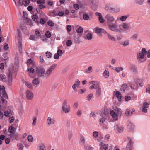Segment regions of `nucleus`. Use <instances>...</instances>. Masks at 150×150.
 <instances>
[{
	"label": "nucleus",
	"mask_w": 150,
	"mask_h": 150,
	"mask_svg": "<svg viewBox=\"0 0 150 150\" xmlns=\"http://www.w3.org/2000/svg\"><path fill=\"white\" fill-rule=\"evenodd\" d=\"M32 18L35 23L38 25L40 23L43 25L46 23V19L45 18L41 17L40 20V21L38 16L36 14H33L32 16Z\"/></svg>",
	"instance_id": "1"
},
{
	"label": "nucleus",
	"mask_w": 150,
	"mask_h": 150,
	"mask_svg": "<svg viewBox=\"0 0 150 150\" xmlns=\"http://www.w3.org/2000/svg\"><path fill=\"white\" fill-rule=\"evenodd\" d=\"M109 29L112 31L117 32L121 33L122 30L119 28L118 25L117 24V21H115V23H112L108 25Z\"/></svg>",
	"instance_id": "2"
},
{
	"label": "nucleus",
	"mask_w": 150,
	"mask_h": 150,
	"mask_svg": "<svg viewBox=\"0 0 150 150\" xmlns=\"http://www.w3.org/2000/svg\"><path fill=\"white\" fill-rule=\"evenodd\" d=\"M68 101L67 100H64L62 103L61 111L62 112L66 114L68 113L70 110L69 105H67Z\"/></svg>",
	"instance_id": "3"
},
{
	"label": "nucleus",
	"mask_w": 150,
	"mask_h": 150,
	"mask_svg": "<svg viewBox=\"0 0 150 150\" xmlns=\"http://www.w3.org/2000/svg\"><path fill=\"white\" fill-rule=\"evenodd\" d=\"M35 71L38 77L39 78H45V69L41 67H36Z\"/></svg>",
	"instance_id": "4"
},
{
	"label": "nucleus",
	"mask_w": 150,
	"mask_h": 150,
	"mask_svg": "<svg viewBox=\"0 0 150 150\" xmlns=\"http://www.w3.org/2000/svg\"><path fill=\"white\" fill-rule=\"evenodd\" d=\"M57 65V64H54L50 67L47 69L45 74V78H47L49 77L52 73V71L56 68Z\"/></svg>",
	"instance_id": "5"
},
{
	"label": "nucleus",
	"mask_w": 150,
	"mask_h": 150,
	"mask_svg": "<svg viewBox=\"0 0 150 150\" xmlns=\"http://www.w3.org/2000/svg\"><path fill=\"white\" fill-rule=\"evenodd\" d=\"M105 18L108 25L113 23L115 21L114 17L110 14H106Z\"/></svg>",
	"instance_id": "6"
},
{
	"label": "nucleus",
	"mask_w": 150,
	"mask_h": 150,
	"mask_svg": "<svg viewBox=\"0 0 150 150\" xmlns=\"http://www.w3.org/2000/svg\"><path fill=\"white\" fill-rule=\"evenodd\" d=\"M106 111V110L105 109L103 111L100 112V115L102 117L99 119V121L100 123V125L101 124H103L104 123L105 121V120L107 118L108 113Z\"/></svg>",
	"instance_id": "7"
},
{
	"label": "nucleus",
	"mask_w": 150,
	"mask_h": 150,
	"mask_svg": "<svg viewBox=\"0 0 150 150\" xmlns=\"http://www.w3.org/2000/svg\"><path fill=\"white\" fill-rule=\"evenodd\" d=\"M13 72V69L10 68L8 70V73L7 74V76L8 77V83L9 85L11 86L12 84V75Z\"/></svg>",
	"instance_id": "8"
},
{
	"label": "nucleus",
	"mask_w": 150,
	"mask_h": 150,
	"mask_svg": "<svg viewBox=\"0 0 150 150\" xmlns=\"http://www.w3.org/2000/svg\"><path fill=\"white\" fill-rule=\"evenodd\" d=\"M127 138L129 141V142L127 146L126 149H125V150H132V147L134 142L133 139L128 137H127Z\"/></svg>",
	"instance_id": "9"
},
{
	"label": "nucleus",
	"mask_w": 150,
	"mask_h": 150,
	"mask_svg": "<svg viewBox=\"0 0 150 150\" xmlns=\"http://www.w3.org/2000/svg\"><path fill=\"white\" fill-rule=\"evenodd\" d=\"M144 55H145L141 52L137 54V59L138 60V62L139 63H142L146 60V58L144 61H142V59L144 58Z\"/></svg>",
	"instance_id": "10"
},
{
	"label": "nucleus",
	"mask_w": 150,
	"mask_h": 150,
	"mask_svg": "<svg viewBox=\"0 0 150 150\" xmlns=\"http://www.w3.org/2000/svg\"><path fill=\"white\" fill-rule=\"evenodd\" d=\"M95 32L99 35H102V33L105 34L107 33L104 29L98 27L96 28Z\"/></svg>",
	"instance_id": "11"
},
{
	"label": "nucleus",
	"mask_w": 150,
	"mask_h": 150,
	"mask_svg": "<svg viewBox=\"0 0 150 150\" xmlns=\"http://www.w3.org/2000/svg\"><path fill=\"white\" fill-rule=\"evenodd\" d=\"M134 80L135 83V84L131 83L130 85V86L132 89H136L137 88V86L138 84V82H140L141 81V79H139L137 78L134 79Z\"/></svg>",
	"instance_id": "12"
},
{
	"label": "nucleus",
	"mask_w": 150,
	"mask_h": 150,
	"mask_svg": "<svg viewBox=\"0 0 150 150\" xmlns=\"http://www.w3.org/2000/svg\"><path fill=\"white\" fill-rule=\"evenodd\" d=\"M100 88L99 85V83L98 81H95L94 82L93 85H91L90 87V89H97Z\"/></svg>",
	"instance_id": "13"
},
{
	"label": "nucleus",
	"mask_w": 150,
	"mask_h": 150,
	"mask_svg": "<svg viewBox=\"0 0 150 150\" xmlns=\"http://www.w3.org/2000/svg\"><path fill=\"white\" fill-rule=\"evenodd\" d=\"M26 96L27 99L30 100L32 99L33 97V93L30 91L28 90L26 91Z\"/></svg>",
	"instance_id": "14"
},
{
	"label": "nucleus",
	"mask_w": 150,
	"mask_h": 150,
	"mask_svg": "<svg viewBox=\"0 0 150 150\" xmlns=\"http://www.w3.org/2000/svg\"><path fill=\"white\" fill-rule=\"evenodd\" d=\"M80 83V81L78 79H77L75 81L74 84L72 86V88L74 91H77L76 87H79Z\"/></svg>",
	"instance_id": "15"
},
{
	"label": "nucleus",
	"mask_w": 150,
	"mask_h": 150,
	"mask_svg": "<svg viewBox=\"0 0 150 150\" xmlns=\"http://www.w3.org/2000/svg\"><path fill=\"white\" fill-rule=\"evenodd\" d=\"M99 146H101L100 148V150H103V148L104 150H108V144H104L103 143L101 142L100 143Z\"/></svg>",
	"instance_id": "16"
},
{
	"label": "nucleus",
	"mask_w": 150,
	"mask_h": 150,
	"mask_svg": "<svg viewBox=\"0 0 150 150\" xmlns=\"http://www.w3.org/2000/svg\"><path fill=\"white\" fill-rule=\"evenodd\" d=\"M55 122V120L53 117H48L47 120V122L49 125L54 124Z\"/></svg>",
	"instance_id": "17"
},
{
	"label": "nucleus",
	"mask_w": 150,
	"mask_h": 150,
	"mask_svg": "<svg viewBox=\"0 0 150 150\" xmlns=\"http://www.w3.org/2000/svg\"><path fill=\"white\" fill-rule=\"evenodd\" d=\"M149 106L148 103L146 102H144L143 104V106L142 107V111L145 113L147 112V108Z\"/></svg>",
	"instance_id": "18"
},
{
	"label": "nucleus",
	"mask_w": 150,
	"mask_h": 150,
	"mask_svg": "<svg viewBox=\"0 0 150 150\" xmlns=\"http://www.w3.org/2000/svg\"><path fill=\"white\" fill-rule=\"evenodd\" d=\"M40 83V80L38 78H34L32 81V83L33 86L35 87L38 86Z\"/></svg>",
	"instance_id": "19"
},
{
	"label": "nucleus",
	"mask_w": 150,
	"mask_h": 150,
	"mask_svg": "<svg viewBox=\"0 0 150 150\" xmlns=\"http://www.w3.org/2000/svg\"><path fill=\"white\" fill-rule=\"evenodd\" d=\"M96 15L98 16L99 20L101 23L104 22L105 20L103 18L102 14L100 13L96 12L95 13Z\"/></svg>",
	"instance_id": "20"
},
{
	"label": "nucleus",
	"mask_w": 150,
	"mask_h": 150,
	"mask_svg": "<svg viewBox=\"0 0 150 150\" xmlns=\"http://www.w3.org/2000/svg\"><path fill=\"white\" fill-rule=\"evenodd\" d=\"M114 129L119 133H121L123 131V127L122 126H119L118 125H115L114 126Z\"/></svg>",
	"instance_id": "21"
},
{
	"label": "nucleus",
	"mask_w": 150,
	"mask_h": 150,
	"mask_svg": "<svg viewBox=\"0 0 150 150\" xmlns=\"http://www.w3.org/2000/svg\"><path fill=\"white\" fill-rule=\"evenodd\" d=\"M110 113L114 119L115 120H117L118 119V115L115 112H114V111L113 110L110 111Z\"/></svg>",
	"instance_id": "22"
},
{
	"label": "nucleus",
	"mask_w": 150,
	"mask_h": 150,
	"mask_svg": "<svg viewBox=\"0 0 150 150\" xmlns=\"http://www.w3.org/2000/svg\"><path fill=\"white\" fill-rule=\"evenodd\" d=\"M128 127L129 129V131L132 132L134 129V125L129 121L128 122Z\"/></svg>",
	"instance_id": "23"
},
{
	"label": "nucleus",
	"mask_w": 150,
	"mask_h": 150,
	"mask_svg": "<svg viewBox=\"0 0 150 150\" xmlns=\"http://www.w3.org/2000/svg\"><path fill=\"white\" fill-rule=\"evenodd\" d=\"M113 109L117 113L118 115L119 116L121 115L122 113V111L121 109L118 108L116 106L113 107Z\"/></svg>",
	"instance_id": "24"
},
{
	"label": "nucleus",
	"mask_w": 150,
	"mask_h": 150,
	"mask_svg": "<svg viewBox=\"0 0 150 150\" xmlns=\"http://www.w3.org/2000/svg\"><path fill=\"white\" fill-rule=\"evenodd\" d=\"M36 10L38 13L40 14V17H43L45 16V14L39 8H36Z\"/></svg>",
	"instance_id": "25"
},
{
	"label": "nucleus",
	"mask_w": 150,
	"mask_h": 150,
	"mask_svg": "<svg viewBox=\"0 0 150 150\" xmlns=\"http://www.w3.org/2000/svg\"><path fill=\"white\" fill-rule=\"evenodd\" d=\"M18 42H22V35L21 32L19 29L17 30Z\"/></svg>",
	"instance_id": "26"
},
{
	"label": "nucleus",
	"mask_w": 150,
	"mask_h": 150,
	"mask_svg": "<svg viewBox=\"0 0 150 150\" xmlns=\"http://www.w3.org/2000/svg\"><path fill=\"white\" fill-rule=\"evenodd\" d=\"M84 39L86 40H91L93 38L92 35L90 33H88L86 36H84Z\"/></svg>",
	"instance_id": "27"
},
{
	"label": "nucleus",
	"mask_w": 150,
	"mask_h": 150,
	"mask_svg": "<svg viewBox=\"0 0 150 150\" xmlns=\"http://www.w3.org/2000/svg\"><path fill=\"white\" fill-rule=\"evenodd\" d=\"M25 23L27 25H30L31 26H32L33 25V23L31 20L28 18H27L26 19H25Z\"/></svg>",
	"instance_id": "28"
},
{
	"label": "nucleus",
	"mask_w": 150,
	"mask_h": 150,
	"mask_svg": "<svg viewBox=\"0 0 150 150\" xmlns=\"http://www.w3.org/2000/svg\"><path fill=\"white\" fill-rule=\"evenodd\" d=\"M115 95L116 97L117 98L118 100L120 101L122 98V96L120 92L119 91H117Z\"/></svg>",
	"instance_id": "29"
},
{
	"label": "nucleus",
	"mask_w": 150,
	"mask_h": 150,
	"mask_svg": "<svg viewBox=\"0 0 150 150\" xmlns=\"http://www.w3.org/2000/svg\"><path fill=\"white\" fill-rule=\"evenodd\" d=\"M122 26L126 32H127V30L130 29L129 27L128 26L127 24L125 23H123Z\"/></svg>",
	"instance_id": "30"
},
{
	"label": "nucleus",
	"mask_w": 150,
	"mask_h": 150,
	"mask_svg": "<svg viewBox=\"0 0 150 150\" xmlns=\"http://www.w3.org/2000/svg\"><path fill=\"white\" fill-rule=\"evenodd\" d=\"M96 97H99L100 96L101 92V88L96 89Z\"/></svg>",
	"instance_id": "31"
},
{
	"label": "nucleus",
	"mask_w": 150,
	"mask_h": 150,
	"mask_svg": "<svg viewBox=\"0 0 150 150\" xmlns=\"http://www.w3.org/2000/svg\"><path fill=\"white\" fill-rule=\"evenodd\" d=\"M107 35L108 39L110 40L113 41H116V40L113 35L109 34H108Z\"/></svg>",
	"instance_id": "32"
},
{
	"label": "nucleus",
	"mask_w": 150,
	"mask_h": 150,
	"mask_svg": "<svg viewBox=\"0 0 150 150\" xmlns=\"http://www.w3.org/2000/svg\"><path fill=\"white\" fill-rule=\"evenodd\" d=\"M0 78L3 82H6L7 81L6 76L4 74H0Z\"/></svg>",
	"instance_id": "33"
},
{
	"label": "nucleus",
	"mask_w": 150,
	"mask_h": 150,
	"mask_svg": "<svg viewBox=\"0 0 150 150\" xmlns=\"http://www.w3.org/2000/svg\"><path fill=\"white\" fill-rule=\"evenodd\" d=\"M20 28L22 30L23 32L24 33H28V31L27 30V28L25 27V25L24 24L20 26Z\"/></svg>",
	"instance_id": "34"
},
{
	"label": "nucleus",
	"mask_w": 150,
	"mask_h": 150,
	"mask_svg": "<svg viewBox=\"0 0 150 150\" xmlns=\"http://www.w3.org/2000/svg\"><path fill=\"white\" fill-rule=\"evenodd\" d=\"M130 69L133 72L136 73L137 72V68L135 66L131 65L130 67Z\"/></svg>",
	"instance_id": "35"
},
{
	"label": "nucleus",
	"mask_w": 150,
	"mask_h": 150,
	"mask_svg": "<svg viewBox=\"0 0 150 150\" xmlns=\"http://www.w3.org/2000/svg\"><path fill=\"white\" fill-rule=\"evenodd\" d=\"M13 1L15 2L16 5L18 6H20L23 4V2L22 0H18V2L17 4H16V2L15 0H13Z\"/></svg>",
	"instance_id": "36"
},
{
	"label": "nucleus",
	"mask_w": 150,
	"mask_h": 150,
	"mask_svg": "<svg viewBox=\"0 0 150 150\" xmlns=\"http://www.w3.org/2000/svg\"><path fill=\"white\" fill-rule=\"evenodd\" d=\"M103 75L105 78H108L109 76V73L108 71L105 70L103 73Z\"/></svg>",
	"instance_id": "37"
},
{
	"label": "nucleus",
	"mask_w": 150,
	"mask_h": 150,
	"mask_svg": "<svg viewBox=\"0 0 150 150\" xmlns=\"http://www.w3.org/2000/svg\"><path fill=\"white\" fill-rule=\"evenodd\" d=\"M74 40L75 43L79 44L80 43V38L79 37H75Z\"/></svg>",
	"instance_id": "38"
},
{
	"label": "nucleus",
	"mask_w": 150,
	"mask_h": 150,
	"mask_svg": "<svg viewBox=\"0 0 150 150\" xmlns=\"http://www.w3.org/2000/svg\"><path fill=\"white\" fill-rule=\"evenodd\" d=\"M83 18L85 20H88L89 19L90 17L89 15L86 13H84L83 15Z\"/></svg>",
	"instance_id": "39"
},
{
	"label": "nucleus",
	"mask_w": 150,
	"mask_h": 150,
	"mask_svg": "<svg viewBox=\"0 0 150 150\" xmlns=\"http://www.w3.org/2000/svg\"><path fill=\"white\" fill-rule=\"evenodd\" d=\"M85 138L83 136H81L80 139V142L81 144L84 145L85 144Z\"/></svg>",
	"instance_id": "40"
},
{
	"label": "nucleus",
	"mask_w": 150,
	"mask_h": 150,
	"mask_svg": "<svg viewBox=\"0 0 150 150\" xmlns=\"http://www.w3.org/2000/svg\"><path fill=\"white\" fill-rule=\"evenodd\" d=\"M129 40H125L123 43L121 44L123 46L125 47L129 45Z\"/></svg>",
	"instance_id": "41"
},
{
	"label": "nucleus",
	"mask_w": 150,
	"mask_h": 150,
	"mask_svg": "<svg viewBox=\"0 0 150 150\" xmlns=\"http://www.w3.org/2000/svg\"><path fill=\"white\" fill-rule=\"evenodd\" d=\"M48 25L51 27H52L54 26V23L51 20H49L47 23Z\"/></svg>",
	"instance_id": "42"
},
{
	"label": "nucleus",
	"mask_w": 150,
	"mask_h": 150,
	"mask_svg": "<svg viewBox=\"0 0 150 150\" xmlns=\"http://www.w3.org/2000/svg\"><path fill=\"white\" fill-rule=\"evenodd\" d=\"M128 86L125 84L122 85L121 86L120 90L122 91H124L125 89L127 88Z\"/></svg>",
	"instance_id": "43"
},
{
	"label": "nucleus",
	"mask_w": 150,
	"mask_h": 150,
	"mask_svg": "<svg viewBox=\"0 0 150 150\" xmlns=\"http://www.w3.org/2000/svg\"><path fill=\"white\" fill-rule=\"evenodd\" d=\"M45 54L46 57L48 58H51L52 57V54L49 52L47 51L46 52Z\"/></svg>",
	"instance_id": "44"
},
{
	"label": "nucleus",
	"mask_w": 150,
	"mask_h": 150,
	"mask_svg": "<svg viewBox=\"0 0 150 150\" xmlns=\"http://www.w3.org/2000/svg\"><path fill=\"white\" fill-rule=\"evenodd\" d=\"M135 2L139 5H142L144 2V0H135Z\"/></svg>",
	"instance_id": "45"
},
{
	"label": "nucleus",
	"mask_w": 150,
	"mask_h": 150,
	"mask_svg": "<svg viewBox=\"0 0 150 150\" xmlns=\"http://www.w3.org/2000/svg\"><path fill=\"white\" fill-rule=\"evenodd\" d=\"M123 69V68L121 67L115 68V70L117 73L120 72V71H122Z\"/></svg>",
	"instance_id": "46"
},
{
	"label": "nucleus",
	"mask_w": 150,
	"mask_h": 150,
	"mask_svg": "<svg viewBox=\"0 0 150 150\" xmlns=\"http://www.w3.org/2000/svg\"><path fill=\"white\" fill-rule=\"evenodd\" d=\"M5 87L3 86H0V95L1 96V93L3 92H5Z\"/></svg>",
	"instance_id": "47"
},
{
	"label": "nucleus",
	"mask_w": 150,
	"mask_h": 150,
	"mask_svg": "<svg viewBox=\"0 0 150 150\" xmlns=\"http://www.w3.org/2000/svg\"><path fill=\"white\" fill-rule=\"evenodd\" d=\"M45 36L48 38H50L51 37V33L49 31H47L46 32L45 34Z\"/></svg>",
	"instance_id": "48"
},
{
	"label": "nucleus",
	"mask_w": 150,
	"mask_h": 150,
	"mask_svg": "<svg viewBox=\"0 0 150 150\" xmlns=\"http://www.w3.org/2000/svg\"><path fill=\"white\" fill-rule=\"evenodd\" d=\"M77 32L79 33H81L83 31V29L81 27H79L76 30Z\"/></svg>",
	"instance_id": "49"
},
{
	"label": "nucleus",
	"mask_w": 150,
	"mask_h": 150,
	"mask_svg": "<svg viewBox=\"0 0 150 150\" xmlns=\"http://www.w3.org/2000/svg\"><path fill=\"white\" fill-rule=\"evenodd\" d=\"M72 44V42L70 40H67L66 42V44L67 46L70 47Z\"/></svg>",
	"instance_id": "50"
},
{
	"label": "nucleus",
	"mask_w": 150,
	"mask_h": 150,
	"mask_svg": "<svg viewBox=\"0 0 150 150\" xmlns=\"http://www.w3.org/2000/svg\"><path fill=\"white\" fill-rule=\"evenodd\" d=\"M28 66L29 67H30L31 65H33V61L31 59H28L27 61Z\"/></svg>",
	"instance_id": "51"
},
{
	"label": "nucleus",
	"mask_w": 150,
	"mask_h": 150,
	"mask_svg": "<svg viewBox=\"0 0 150 150\" xmlns=\"http://www.w3.org/2000/svg\"><path fill=\"white\" fill-rule=\"evenodd\" d=\"M129 17L128 16H122L121 17L120 20L122 21H124L126 20V19Z\"/></svg>",
	"instance_id": "52"
},
{
	"label": "nucleus",
	"mask_w": 150,
	"mask_h": 150,
	"mask_svg": "<svg viewBox=\"0 0 150 150\" xmlns=\"http://www.w3.org/2000/svg\"><path fill=\"white\" fill-rule=\"evenodd\" d=\"M14 130V128L13 126H11L9 127L8 129L9 132L10 133H12Z\"/></svg>",
	"instance_id": "53"
},
{
	"label": "nucleus",
	"mask_w": 150,
	"mask_h": 150,
	"mask_svg": "<svg viewBox=\"0 0 150 150\" xmlns=\"http://www.w3.org/2000/svg\"><path fill=\"white\" fill-rule=\"evenodd\" d=\"M28 70L30 73H33L35 71V69H34L32 67H30L28 69Z\"/></svg>",
	"instance_id": "54"
},
{
	"label": "nucleus",
	"mask_w": 150,
	"mask_h": 150,
	"mask_svg": "<svg viewBox=\"0 0 150 150\" xmlns=\"http://www.w3.org/2000/svg\"><path fill=\"white\" fill-rule=\"evenodd\" d=\"M29 38L30 40H33L35 41L37 39V38L35 36L33 35H30Z\"/></svg>",
	"instance_id": "55"
},
{
	"label": "nucleus",
	"mask_w": 150,
	"mask_h": 150,
	"mask_svg": "<svg viewBox=\"0 0 150 150\" xmlns=\"http://www.w3.org/2000/svg\"><path fill=\"white\" fill-rule=\"evenodd\" d=\"M25 85L30 89H31L32 88V86L31 83L25 82Z\"/></svg>",
	"instance_id": "56"
},
{
	"label": "nucleus",
	"mask_w": 150,
	"mask_h": 150,
	"mask_svg": "<svg viewBox=\"0 0 150 150\" xmlns=\"http://www.w3.org/2000/svg\"><path fill=\"white\" fill-rule=\"evenodd\" d=\"M7 54L8 53L7 52L5 53H4L3 54V56L4 57V60H7L8 59V57H7Z\"/></svg>",
	"instance_id": "57"
},
{
	"label": "nucleus",
	"mask_w": 150,
	"mask_h": 150,
	"mask_svg": "<svg viewBox=\"0 0 150 150\" xmlns=\"http://www.w3.org/2000/svg\"><path fill=\"white\" fill-rule=\"evenodd\" d=\"M17 146L18 149L21 150H22L24 147L23 145L21 143H18L17 144Z\"/></svg>",
	"instance_id": "58"
},
{
	"label": "nucleus",
	"mask_w": 150,
	"mask_h": 150,
	"mask_svg": "<svg viewBox=\"0 0 150 150\" xmlns=\"http://www.w3.org/2000/svg\"><path fill=\"white\" fill-rule=\"evenodd\" d=\"M58 85V83H54L52 86V88H51L52 90H53L55 89L57 87Z\"/></svg>",
	"instance_id": "59"
},
{
	"label": "nucleus",
	"mask_w": 150,
	"mask_h": 150,
	"mask_svg": "<svg viewBox=\"0 0 150 150\" xmlns=\"http://www.w3.org/2000/svg\"><path fill=\"white\" fill-rule=\"evenodd\" d=\"M117 40L118 41L120 40L123 38V35L121 34H119L117 35Z\"/></svg>",
	"instance_id": "60"
},
{
	"label": "nucleus",
	"mask_w": 150,
	"mask_h": 150,
	"mask_svg": "<svg viewBox=\"0 0 150 150\" xmlns=\"http://www.w3.org/2000/svg\"><path fill=\"white\" fill-rule=\"evenodd\" d=\"M125 114L127 116L130 115V110L129 109H127L125 112Z\"/></svg>",
	"instance_id": "61"
},
{
	"label": "nucleus",
	"mask_w": 150,
	"mask_h": 150,
	"mask_svg": "<svg viewBox=\"0 0 150 150\" xmlns=\"http://www.w3.org/2000/svg\"><path fill=\"white\" fill-rule=\"evenodd\" d=\"M138 37V35L137 34H133L131 37V38L134 40H136Z\"/></svg>",
	"instance_id": "62"
},
{
	"label": "nucleus",
	"mask_w": 150,
	"mask_h": 150,
	"mask_svg": "<svg viewBox=\"0 0 150 150\" xmlns=\"http://www.w3.org/2000/svg\"><path fill=\"white\" fill-rule=\"evenodd\" d=\"M27 139L29 142H32L33 140V138L31 135L28 136Z\"/></svg>",
	"instance_id": "63"
},
{
	"label": "nucleus",
	"mask_w": 150,
	"mask_h": 150,
	"mask_svg": "<svg viewBox=\"0 0 150 150\" xmlns=\"http://www.w3.org/2000/svg\"><path fill=\"white\" fill-rule=\"evenodd\" d=\"M98 136V133L97 131H94L93 133V137L96 138Z\"/></svg>",
	"instance_id": "64"
}]
</instances>
